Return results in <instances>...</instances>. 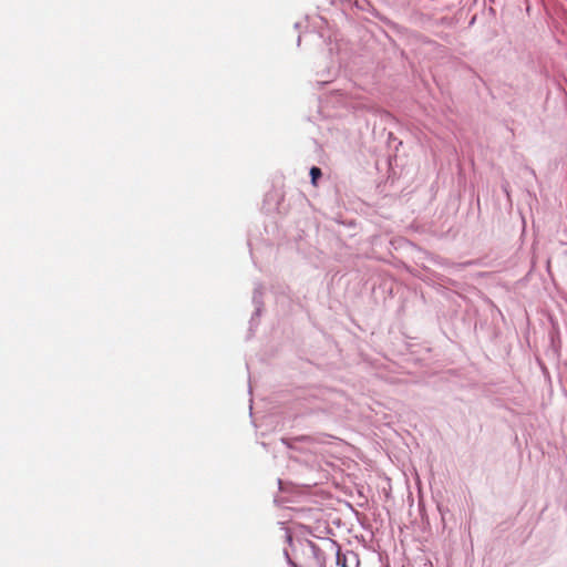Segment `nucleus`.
<instances>
[{
    "label": "nucleus",
    "mask_w": 567,
    "mask_h": 567,
    "mask_svg": "<svg viewBox=\"0 0 567 567\" xmlns=\"http://www.w3.org/2000/svg\"><path fill=\"white\" fill-rule=\"evenodd\" d=\"M293 567H326L324 553L312 542H307L301 548L297 561H291Z\"/></svg>",
    "instance_id": "obj_1"
},
{
    "label": "nucleus",
    "mask_w": 567,
    "mask_h": 567,
    "mask_svg": "<svg viewBox=\"0 0 567 567\" xmlns=\"http://www.w3.org/2000/svg\"><path fill=\"white\" fill-rule=\"evenodd\" d=\"M337 563L340 567H359L360 560L354 551L338 553Z\"/></svg>",
    "instance_id": "obj_2"
},
{
    "label": "nucleus",
    "mask_w": 567,
    "mask_h": 567,
    "mask_svg": "<svg viewBox=\"0 0 567 567\" xmlns=\"http://www.w3.org/2000/svg\"><path fill=\"white\" fill-rule=\"evenodd\" d=\"M322 175L321 173V169L319 167H316L313 166L311 169H310V176H311V182L313 185L317 184V179Z\"/></svg>",
    "instance_id": "obj_3"
}]
</instances>
